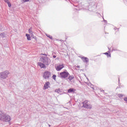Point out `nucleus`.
<instances>
[{"instance_id":"f03ea898","label":"nucleus","mask_w":127,"mask_h":127,"mask_svg":"<svg viewBox=\"0 0 127 127\" xmlns=\"http://www.w3.org/2000/svg\"><path fill=\"white\" fill-rule=\"evenodd\" d=\"M83 108H86V109H92V105H91V102L88 100H85L83 102Z\"/></svg>"},{"instance_id":"f8f14e48","label":"nucleus","mask_w":127,"mask_h":127,"mask_svg":"<svg viewBox=\"0 0 127 127\" xmlns=\"http://www.w3.org/2000/svg\"><path fill=\"white\" fill-rule=\"evenodd\" d=\"M74 91H76V90L73 88H71L68 90V93H72V92H74Z\"/></svg>"},{"instance_id":"7ed1b4c3","label":"nucleus","mask_w":127,"mask_h":127,"mask_svg":"<svg viewBox=\"0 0 127 127\" xmlns=\"http://www.w3.org/2000/svg\"><path fill=\"white\" fill-rule=\"evenodd\" d=\"M45 57H43L41 58V61L42 62L44 63L45 65H48L49 64V60L48 59V58L47 57V56L46 55H45Z\"/></svg>"},{"instance_id":"aec40b11","label":"nucleus","mask_w":127,"mask_h":127,"mask_svg":"<svg viewBox=\"0 0 127 127\" xmlns=\"http://www.w3.org/2000/svg\"><path fill=\"white\" fill-rule=\"evenodd\" d=\"M31 37H33V36H34V35H33V34H31Z\"/></svg>"},{"instance_id":"1a4fd4ad","label":"nucleus","mask_w":127,"mask_h":127,"mask_svg":"<svg viewBox=\"0 0 127 127\" xmlns=\"http://www.w3.org/2000/svg\"><path fill=\"white\" fill-rule=\"evenodd\" d=\"M38 65L40 67V68H46V66H45V64L41 63H38Z\"/></svg>"},{"instance_id":"423d86ee","label":"nucleus","mask_w":127,"mask_h":127,"mask_svg":"<svg viewBox=\"0 0 127 127\" xmlns=\"http://www.w3.org/2000/svg\"><path fill=\"white\" fill-rule=\"evenodd\" d=\"M64 68V64H59L56 67L57 71H61V70H62Z\"/></svg>"},{"instance_id":"4468645a","label":"nucleus","mask_w":127,"mask_h":127,"mask_svg":"<svg viewBox=\"0 0 127 127\" xmlns=\"http://www.w3.org/2000/svg\"><path fill=\"white\" fill-rule=\"evenodd\" d=\"M29 33L30 34H33V32L32 31V28H30L29 29Z\"/></svg>"},{"instance_id":"f3484780","label":"nucleus","mask_w":127,"mask_h":127,"mask_svg":"<svg viewBox=\"0 0 127 127\" xmlns=\"http://www.w3.org/2000/svg\"><path fill=\"white\" fill-rule=\"evenodd\" d=\"M48 37H49V38H50V39H52L53 37L52 36H50V35H49L47 36Z\"/></svg>"},{"instance_id":"6ab92c4d","label":"nucleus","mask_w":127,"mask_h":127,"mask_svg":"<svg viewBox=\"0 0 127 127\" xmlns=\"http://www.w3.org/2000/svg\"><path fill=\"white\" fill-rule=\"evenodd\" d=\"M24 2H26V1H29V0H23Z\"/></svg>"},{"instance_id":"9b49d317","label":"nucleus","mask_w":127,"mask_h":127,"mask_svg":"<svg viewBox=\"0 0 127 127\" xmlns=\"http://www.w3.org/2000/svg\"><path fill=\"white\" fill-rule=\"evenodd\" d=\"M26 36L27 37V40H31V38L30 37V35L28 34H26Z\"/></svg>"},{"instance_id":"6e6552de","label":"nucleus","mask_w":127,"mask_h":127,"mask_svg":"<svg viewBox=\"0 0 127 127\" xmlns=\"http://www.w3.org/2000/svg\"><path fill=\"white\" fill-rule=\"evenodd\" d=\"M81 59H82L83 62H86V63L87 62H89V59L86 57H81Z\"/></svg>"},{"instance_id":"39448f33","label":"nucleus","mask_w":127,"mask_h":127,"mask_svg":"<svg viewBox=\"0 0 127 127\" xmlns=\"http://www.w3.org/2000/svg\"><path fill=\"white\" fill-rule=\"evenodd\" d=\"M51 76V73L48 71H45L43 74V77L45 79H49V78H50Z\"/></svg>"},{"instance_id":"dca6fc26","label":"nucleus","mask_w":127,"mask_h":127,"mask_svg":"<svg viewBox=\"0 0 127 127\" xmlns=\"http://www.w3.org/2000/svg\"><path fill=\"white\" fill-rule=\"evenodd\" d=\"M104 54L107 55V57H111V53H105Z\"/></svg>"},{"instance_id":"9d476101","label":"nucleus","mask_w":127,"mask_h":127,"mask_svg":"<svg viewBox=\"0 0 127 127\" xmlns=\"http://www.w3.org/2000/svg\"><path fill=\"white\" fill-rule=\"evenodd\" d=\"M4 1L6 2V3H7L8 6L9 7H10L11 6V4L10 3V2H9V0H4Z\"/></svg>"},{"instance_id":"f257e3e1","label":"nucleus","mask_w":127,"mask_h":127,"mask_svg":"<svg viewBox=\"0 0 127 127\" xmlns=\"http://www.w3.org/2000/svg\"><path fill=\"white\" fill-rule=\"evenodd\" d=\"M0 120L1 121H3V122L8 123V122H10V117L2 115L0 116Z\"/></svg>"},{"instance_id":"2eb2a0df","label":"nucleus","mask_w":127,"mask_h":127,"mask_svg":"<svg viewBox=\"0 0 127 127\" xmlns=\"http://www.w3.org/2000/svg\"><path fill=\"white\" fill-rule=\"evenodd\" d=\"M73 79H74V77L73 76H69L68 77V80H69V81H71Z\"/></svg>"},{"instance_id":"4be33fe9","label":"nucleus","mask_w":127,"mask_h":127,"mask_svg":"<svg viewBox=\"0 0 127 127\" xmlns=\"http://www.w3.org/2000/svg\"><path fill=\"white\" fill-rule=\"evenodd\" d=\"M49 127H50V125H49Z\"/></svg>"},{"instance_id":"a211bd4d","label":"nucleus","mask_w":127,"mask_h":127,"mask_svg":"<svg viewBox=\"0 0 127 127\" xmlns=\"http://www.w3.org/2000/svg\"><path fill=\"white\" fill-rule=\"evenodd\" d=\"M53 79H54V80H56V75H54L53 76Z\"/></svg>"},{"instance_id":"412c9836","label":"nucleus","mask_w":127,"mask_h":127,"mask_svg":"<svg viewBox=\"0 0 127 127\" xmlns=\"http://www.w3.org/2000/svg\"><path fill=\"white\" fill-rule=\"evenodd\" d=\"M53 57L54 58H56V56H54Z\"/></svg>"},{"instance_id":"ddd939ff","label":"nucleus","mask_w":127,"mask_h":127,"mask_svg":"<svg viewBox=\"0 0 127 127\" xmlns=\"http://www.w3.org/2000/svg\"><path fill=\"white\" fill-rule=\"evenodd\" d=\"M1 75H8L9 74V72L7 71H5L4 72H2L0 73Z\"/></svg>"},{"instance_id":"0eeeda50","label":"nucleus","mask_w":127,"mask_h":127,"mask_svg":"<svg viewBox=\"0 0 127 127\" xmlns=\"http://www.w3.org/2000/svg\"><path fill=\"white\" fill-rule=\"evenodd\" d=\"M50 85V83L48 81H47L44 85V90H46V89H48V88H49Z\"/></svg>"},{"instance_id":"20e7f679","label":"nucleus","mask_w":127,"mask_h":127,"mask_svg":"<svg viewBox=\"0 0 127 127\" xmlns=\"http://www.w3.org/2000/svg\"><path fill=\"white\" fill-rule=\"evenodd\" d=\"M69 76V72L68 71H63L60 73V77L61 78H63V79H65V78H67Z\"/></svg>"}]
</instances>
